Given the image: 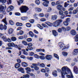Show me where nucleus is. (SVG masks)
I'll return each instance as SVG.
<instances>
[{
	"label": "nucleus",
	"mask_w": 78,
	"mask_h": 78,
	"mask_svg": "<svg viewBox=\"0 0 78 78\" xmlns=\"http://www.w3.org/2000/svg\"><path fill=\"white\" fill-rule=\"evenodd\" d=\"M29 34L30 36H31V37H33L34 36V34H33L32 31H29Z\"/></svg>",
	"instance_id": "b1692460"
},
{
	"label": "nucleus",
	"mask_w": 78,
	"mask_h": 78,
	"mask_svg": "<svg viewBox=\"0 0 78 78\" xmlns=\"http://www.w3.org/2000/svg\"><path fill=\"white\" fill-rule=\"evenodd\" d=\"M66 61L67 62H70L71 61V58H68L66 60Z\"/></svg>",
	"instance_id": "13d9d810"
},
{
	"label": "nucleus",
	"mask_w": 78,
	"mask_h": 78,
	"mask_svg": "<svg viewBox=\"0 0 78 78\" xmlns=\"http://www.w3.org/2000/svg\"><path fill=\"white\" fill-rule=\"evenodd\" d=\"M19 33H20V35H22L24 33V32L22 30H20L19 31Z\"/></svg>",
	"instance_id": "e2e57ef3"
},
{
	"label": "nucleus",
	"mask_w": 78,
	"mask_h": 78,
	"mask_svg": "<svg viewBox=\"0 0 78 78\" xmlns=\"http://www.w3.org/2000/svg\"><path fill=\"white\" fill-rule=\"evenodd\" d=\"M42 26H43V27H44V28H47L48 27L46 24H44V23H42L41 25Z\"/></svg>",
	"instance_id": "0e129e2a"
},
{
	"label": "nucleus",
	"mask_w": 78,
	"mask_h": 78,
	"mask_svg": "<svg viewBox=\"0 0 78 78\" xmlns=\"http://www.w3.org/2000/svg\"><path fill=\"white\" fill-rule=\"evenodd\" d=\"M23 76L25 78H30V76L28 74L24 75H23Z\"/></svg>",
	"instance_id": "e433bc0d"
},
{
	"label": "nucleus",
	"mask_w": 78,
	"mask_h": 78,
	"mask_svg": "<svg viewBox=\"0 0 78 78\" xmlns=\"http://www.w3.org/2000/svg\"><path fill=\"white\" fill-rule=\"evenodd\" d=\"M27 45L28 46L27 47V48L29 49L30 50H32L33 48L32 47L33 46V44L32 43H29V44H27Z\"/></svg>",
	"instance_id": "6e6552de"
},
{
	"label": "nucleus",
	"mask_w": 78,
	"mask_h": 78,
	"mask_svg": "<svg viewBox=\"0 0 78 78\" xmlns=\"http://www.w3.org/2000/svg\"><path fill=\"white\" fill-rule=\"evenodd\" d=\"M57 18H58V16L57 15H52L51 20H56V19H57Z\"/></svg>",
	"instance_id": "f8f14e48"
},
{
	"label": "nucleus",
	"mask_w": 78,
	"mask_h": 78,
	"mask_svg": "<svg viewBox=\"0 0 78 78\" xmlns=\"http://www.w3.org/2000/svg\"><path fill=\"white\" fill-rule=\"evenodd\" d=\"M45 23L48 26H49V27H51V23L49 22H46Z\"/></svg>",
	"instance_id": "7c9ffc66"
},
{
	"label": "nucleus",
	"mask_w": 78,
	"mask_h": 78,
	"mask_svg": "<svg viewBox=\"0 0 78 78\" xmlns=\"http://www.w3.org/2000/svg\"><path fill=\"white\" fill-rule=\"evenodd\" d=\"M22 66L26 67L28 66V64L25 62H23L22 63Z\"/></svg>",
	"instance_id": "5701e85b"
},
{
	"label": "nucleus",
	"mask_w": 78,
	"mask_h": 78,
	"mask_svg": "<svg viewBox=\"0 0 78 78\" xmlns=\"http://www.w3.org/2000/svg\"><path fill=\"white\" fill-rule=\"evenodd\" d=\"M9 23L11 25H14V23H13V21L11 20L9 21Z\"/></svg>",
	"instance_id": "69168bd1"
},
{
	"label": "nucleus",
	"mask_w": 78,
	"mask_h": 78,
	"mask_svg": "<svg viewBox=\"0 0 78 78\" xmlns=\"http://www.w3.org/2000/svg\"><path fill=\"white\" fill-rule=\"evenodd\" d=\"M18 71L21 72V73H25L23 68L22 67H20V68L18 69Z\"/></svg>",
	"instance_id": "a211bd4d"
},
{
	"label": "nucleus",
	"mask_w": 78,
	"mask_h": 78,
	"mask_svg": "<svg viewBox=\"0 0 78 78\" xmlns=\"http://www.w3.org/2000/svg\"><path fill=\"white\" fill-rule=\"evenodd\" d=\"M52 10V9H51V7H49L47 10V12H51V11Z\"/></svg>",
	"instance_id": "37998d69"
},
{
	"label": "nucleus",
	"mask_w": 78,
	"mask_h": 78,
	"mask_svg": "<svg viewBox=\"0 0 78 78\" xmlns=\"http://www.w3.org/2000/svg\"><path fill=\"white\" fill-rule=\"evenodd\" d=\"M72 54L73 55H74V56H76V55H78L76 49H75L72 52Z\"/></svg>",
	"instance_id": "dca6fc26"
},
{
	"label": "nucleus",
	"mask_w": 78,
	"mask_h": 78,
	"mask_svg": "<svg viewBox=\"0 0 78 78\" xmlns=\"http://www.w3.org/2000/svg\"><path fill=\"white\" fill-rule=\"evenodd\" d=\"M35 10L36 11L38 12H41L42 11V9L38 7L35 8Z\"/></svg>",
	"instance_id": "aec40b11"
},
{
	"label": "nucleus",
	"mask_w": 78,
	"mask_h": 78,
	"mask_svg": "<svg viewBox=\"0 0 78 78\" xmlns=\"http://www.w3.org/2000/svg\"><path fill=\"white\" fill-rule=\"evenodd\" d=\"M61 29H62V30L64 31H65L66 30V28L64 27H62Z\"/></svg>",
	"instance_id": "338daca9"
},
{
	"label": "nucleus",
	"mask_w": 78,
	"mask_h": 78,
	"mask_svg": "<svg viewBox=\"0 0 78 78\" xmlns=\"http://www.w3.org/2000/svg\"><path fill=\"white\" fill-rule=\"evenodd\" d=\"M23 1H24V0H20L19 1H18V5H20V4L22 3L23 2Z\"/></svg>",
	"instance_id": "72a5a7b5"
},
{
	"label": "nucleus",
	"mask_w": 78,
	"mask_h": 78,
	"mask_svg": "<svg viewBox=\"0 0 78 78\" xmlns=\"http://www.w3.org/2000/svg\"><path fill=\"white\" fill-rule=\"evenodd\" d=\"M73 71L76 74H78V68H77V66H75L74 67Z\"/></svg>",
	"instance_id": "4468645a"
},
{
	"label": "nucleus",
	"mask_w": 78,
	"mask_h": 78,
	"mask_svg": "<svg viewBox=\"0 0 78 78\" xmlns=\"http://www.w3.org/2000/svg\"><path fill=\"white\" fill-rule=\"evenodd\" d=\"M73 9H74L73 7H71L68 9V11H73Z\"/></svg>",
	"instance_id": "bf43d9fd"
},
{
	"label": "nucleus",
	"mask_w": 78,
	"mask_h": 78,
	"mask_svg": "<svg viewBox=\"0 0 78 78\" xmlns=\"http://www.w3.org/2000/svg\"><path fill=\"white\" fill-rule=\"evenodd\" d=\"M42 1L44 2H44L42 3V5L44 6H48V4L49 3V1L47 0H42Z\"/></svg>",
	"instance_id": "0eeeda50"
},
{
	"label": "nucleus",
	"mask_w": 78,
	"mask_h": 78,
	"mask_svg": "<svg viewBox=\"0 0 78 78\" xmlns=\"http://www.w3.org/2000/svg\"><path fill=\"white\" fill-rule=\"evenodd\" d=\"M22 50L23 51V54L25 55H28V52H26V51L25 49H23Z\"/></svg>",
	"instance_id": "cd10ccee"
},
{
	"label": "nucleus",
	"mask_w": 78,
	"mask_h": 78,
	"mask_svg": "<svg viewBox=\"0 0 78 78\" xmlns=\"http://www.w3.org/2000/svg\"><path fill=\"white\" fill-rule=\"evenodd\" d=\"M54 56L56 58H57L58 59H59V56L56 54L55 53L54 54Z\"/></svg>",
	"instance_id": "49530a36"
},
{
	"label": "nucleus",
	"mask_w": 78,
	"mask_h": 78,
	"mask_svg": "<svg viewBox=\"0 0 78 78\" xmlns=\"http://www.w3.org/2000/svg\"><path fill=\"white\" fill-rule=\"evenodd\" d=\"M52 33L54 36L55 37L58 36V33L57 32H56V31L55 30H52Z\"/></svg>",
	"instance_id": "6ab92c4d"
},
{
	"label": "nucleus",
	"mask_w": 78,
	"mask_h": 78,
	"mask_svg": "<svg viewBox=\"0 0 78 78\" xmlns=\"http://www.w3.org/2000/svg\"><path fill=\"white\" fill-rule=\"evenodd\" d=\"M16 24L17 26H18L19 27H22V26H23V24H22V23H20L19 22H17Z\"/></svg>",
	"instance_id": "2f4dec72"
},
{
	"label": "nucleus",
	"mask_w": 78,
	"mask_h": 78,
	"mask_svg": "<svg viewBox=\"0 0 78 78\" xmlns=\"http://www.w3.org/2000/svg\"><path fill=\"white\" fill-rule=\"evenodd\" d=\"M11 39L12 41H16L17 38L15 37H12L11 38Z\"/></svg>",
	"instance_id": "c9c22d12"
},
{
	"label": "nucleus",
	"mask_w": 78,
	"mask_h": 78,
	"mask_svg": "<svg viewBox=\"0 0 78 78\" xmlns=\"http://www.w3.org/2000/svg\"><path fill=\"white\" fill-rule=\"evenodd\" d=\"M75 39V41L76 42H78V34L76 35L74 38Z\"/></svg>",
	"instance_id": "c85d7f7f"
},
{
	"label": "nucleus",
	"mask_w": 78,
	"mask_h": 78,
	"mask_svg": "<svg viewBox=\"0 0 78 78\" xmlns=\"http://www.w3.org/2000/svg\"><path fill=\"white\" fill-rule=\"evenodd\" d=\"M63 24L65 26H68L69 25V23L66 21L63 22Z\"/></svg>",
	"instance_id": "58836bf2"
},
{
	"label": "nucleus",
	"mask_w": 78,
	"mask_h": 78,
	"mask_svg": "<svg viewBox=\"0 0 78 78\" xmlns=\"http://www.w3.org/2000/svg\"><path fill=\"white\" fill-rule=\"evenodd\" d=\"M71 29V28L70 27H67L66 28V30H67V31H70Z\"/></svg>",
	"instance_id": "6e6d98bb"
},
{
	"label": "nucleus",
	"mask_w": 78,
	"mask_h": 78,
	"mask_svg": "<svg viewBox=\"0 0 78 78\" xmlns=\"http://www.w3.org/2000/svg\"><path fill=\"white\" fill-rule=\"evenodd\" d=\"M59 15H62V14H64V12L61 10H59Z\"/></svg>",
	"instance_id": "a18cd8bd"
},
{
	"label": "nucleus",
	"mask_w": 78,
	"mask_h": 78,
	"mask_svg": "<svg viewBox=\"0 0 78 78\" xmlns=\"http://www.w3.org/2000/svg\"><path fill=\"white\" fill-rule=\"evenodd\" d=\"M29 9L28 7L25 5H23L20 8V10L22 13H26Z\"/></svg>",
	"instance_id": "20e7f679"
},
{
	"label": "nucleus",
	"mask_w": 78,
	"mask_h": 78,
	"mask_svg": "<svg viewBox=\"0 0 78 78\" xmlns=\"http://www.w3.org/2000/svg\"><path fill=\"white\" fill-rule=\"evenodd\" d=\"M29 22H30L31 23H33L34 22V20L33 19H31L29 20Z\"/></svg>",
	"instance_id": "680f3d73"
},
{
	"label": "nucleus",
	"mask_w": 78,
	"mask_h": 78,
	"mask_svg": "<svg viewBox=\"0 0 78 78\" xmlns=\"http://www.w3.org/2000/svg\"><path fill=\"white\" fill-rule=\"evenodd\" d=\"M25 70H27V73L28 74V73H30V72H31V69L30 68V67H27L25 68Z\"/></svg>",
	"instance_id": "f3484780"
},
{
	"label": "nucleus",
	"mask_w": 78,
	"mask_h": 78,
	"mask_svg": "<svg viewBox=\"0 0 78 78\" xmlns=\"http://www.w3.org/2000/svg\"><path fill=\"white\" fill-rule=\"evenodd\" d=\"M58 33H61V32H62V29L60 28L58 29Z\"/></svg>",
	"instance_id": "774afa93"
},
{
	"label": "nucleus",
	"mask_w": 78,
	"mask_h": 78,
	"mask_svg": "<svg viewBox=\"0 0 78 78\" xmlns=\"http://www.w3.org/2000/svg\"><path fill=\"white\" fill-rule=\"evenodd\" d=\"M11 11V10L9 7V8H8V9H7L6 11L7 12H9Z\"/></svg>",
	"instance_id": "4d7b16f0"
},
{
	"label": "nucleus",
	"mask_w": 78,
	"mask_h": 78,
	"mask_svg": "<svg viewBox=\"0 0 78 78\" xmlns=\"http://www.w3.org/2000/svg\"><path fill=\"white\" fill-rule=\"evenodd\" d=\"M8 31L9 34H12L13 33V29L12 28H10L9 30Z\"/></svg>",
	"instance_id": "473e14b6"
},
{
	"label": "nucleus",
	"mask_w": 78,
	"mask_h": 78,
	"mask_svg": "<svg viewBox=\"0 0 78 78\" xmlns=\"http://www.w3.org/2000/svg\"><path fill=\"white\" fill-rule=\"evenodd\" d=\"M46 59L48 60H50L52 58V56L51 55H48L45 56Z\"/></svg>",
	"instance_id": "9d476101"
},
{
	"label": "nucleus",
	"mask_w": 78,
	"mask_h": 78,
	"mask_svg": "<svg viewBox=\"0 0 78 78\" xmlns=\"http://www.w3.org/2000/svg\"><path fill=\"white\" fill-rule=\"evenodd\" d=\"M70 33L72 36H75L76 34V32L75 30H72L70 31Z\"/></svg>",
	"instance_id": "ddd939ff"
},
{
	"label": "nucleus",
	"mask_w": 78,
	"mask_h": 78,
	"mask_svg": "<svg viewBox=\"0 0 78 78\" xmlns=\"http://www.w3.org/2000/svg\"><path fill=\"white\" fill-rule=\"evenodd\" d=\"M49 16H50V14L48 13H46L45 14V17L46 18H48Z\"/></svg>",
	"instance_id": "603ef678"
},
{
	"label": "nucleus",
	"mask_w": 78,
	"mask_h": 78,
	"mask_svg": "<svg viewBox=\"0 0 78 78\" xmlns=\"http://www.w3.org/2000/svg\"><path fill=\"white\" fill-rule=\"evenodd\" d=\"M40 67L42 68L45 67V65L44 63H42L41 64Z\"/></svg>",
	"instance_id": "4c0bfd02"
},
{
	"label": "nucleus",
	"mask_w": 78,
	"mask_h": 78,
	"mask_svg": "<svg viewBox=\"0 0 78 78\" xmlns=\"http://www.w3.org/2000/svg\"><path fill=\"white\" fill-rule=\"evenodd\" d=\"M2 39L5 42H6L7 41L9 42H11V39L8 38V39L6 38V36H3L2 37Z\"/></svg>",
	"instance_id": "423d86ee"
},
{
	"label": "nucleus",
	"mask_w": 78,
	"mask_h": 78,
	"mask_svg": "<svg viewBox=\"0 0 78 78\" xmlns=\"http://www.w3.org/2000/svg\"><path fill=\"white\" fill-rule=\"evenodd\" d=\"M4 6H5V5H0V12H3V11L5 7Z\"/></svg>",
	"instance_id": "2eb2a0df"
},
{
	"label": "nucleus",
	"mask_w": 78,
	"mask_h": 78,
	"mask_svg": "<svg viewBox=\"0 0 78 78\" xmlns=\"http://www.w3.org/2000/svg\"><path fill=\"white\" fill-rule=\"evenodd\" d=\"M70 19L69 18H66V21L69 23L70 22Z\"/></svg>",
	"instance_id": "5fc2aeb1"
},
{
	"label": "nucleus",
	"mask_w": 78,
	"mask_h": 78,
	"mask_svg": "<svg viewBox=\"0 0 78 78\" xmlns=\"http://www.w3.org/2000/svg\"><path fill=\"white\" fill-rule=\"evenodd\" d=\"M35 3H36V4H37V5H39V4H40V1H39V0H35Z\"/></svg>",
	"instance_id": "a19ab883"
},
{
	"label": "nucleus",
	"mask_w": 78,
	"mask_h": 78,
	"mask_svg": "<svg viewBox=\"0 0 78 78\" xmlns=\"http://www.w3.org/2000/svg\"><path fill=\"white\" fill-rule=\"evenodd\" d=\"M21 19L22 20H27V19H28V17L25 16L22 17Z\"/></svg>",
	"instance_id": "c756f323"
},
{
	"label": "nucleus",
	"mask_w": 78,
	"mask_h": 78,
	"mask_svg": "<svg viewBox=\"0 0 78 78\" xmlns=\"http://www.w3.org/2000/svg\"><path fill=\"white\" fill-rule=\"evenodd\" d=\"M7 28V27H6V25H4V27H3V25L2 24H1L0 25V29L1 30H3V29L4 30H6V28Z\"/></svg>",
	"instance_id": "1a4fd4ad"
},
{
	"label": "nucleus",
	"mask_w": 78,
	"mask_h": 78,
	"mask_svg": "<svg viewBox=\"0 0 78 78\" xmlns=\"http://www.w3.org/2000/svg\"><path fill=\"white\" fill-rule=\"evenodd\" d=\"M62 7H63V6H62L61 5H58L56 6V8L57 10L58 11H61V10H62Z\"/></svg>",
	"instance_id": "9b49d317"
},
{
	"label": "nucleus",
	"mask_w": 78,
	"mask_h": 78,
	"mask_svg": "<svg viewBox=\"0 0 78 78\" xmlns=\"http://www.w3.org/2000/svg\"><path fill=\"white\" fill-rule=\"evenodd\" d=\"M26 26L27 27H28V28H30V27H31V24L29 23H26Z\"/></svg>",
	"instance_id": "ea45409f"
},
{
	"label": "nucleus",
	"mask_w": 78,
	"mask_h": 78,
	"mask_svg": "<svg viewBox=\"0 0 78 78\" xmlns=\"http://www.w3.org/2000/svg\"><path fill=\"white\" fill-rule=\"evenodd\" d=\"M39 17H44V14L43 13H40L39 14Z\"/></svg>",
	"instance_id": "3c124183"
},
{
	"label": "nucleus",
	"mask_w": 78,
	"mask_h": 78,
	"mask_svg": "<svg viewBox=\"0 0 78 78\" xmlns=\"http://www.w3.org/2000/svg\"><path fill=\"white\" fill-rule=\"evenodd\" d=\"M31 67L32 69H34L35 70H38L39 69V68L37 66H36L34 67L33 66H31Z\"/></svg>",
	"instance_id": "4be33fe9"
},
{
	"label": "nucleus",
	"mask_w": 78,
	"mask_h": 78,
	"mask_svg": "<svg viewBox=\"0 0 78 78\" xmlns=\"http://www.w3.org/2000/svg\"><path fill=\"white\" fill-rule=\"evenodd\" d=\"M22 43L24 45H28V43L27 42L25 41H22Z\"/></svg>",
	"instance_id": "f704fd0d"
},
{
	"label": "nucleus",
	"mask_w": 78,
	"mask_h": 78,
	"mask_svg": "<svg viewBox=\"0 0 78 78\" xmlns=\"http://www.w3.org/2000/svg\"><path fill=\"white\" fill-rule=\"evenodd\" d=\"M15 67L16 69H18V68H19V67H20V64L18 63H16L15 64Z\"/></svg>",
	"instance_id": "412c9836"
},
{
	"label": "nucleus",
	"mask_w": 78,
	"mask_h": 78,
	"mask_svg": "<svg viewBox=\"0 0 78 78\" xmlns=\"http://www.w3.org/2000/svg\"><path fill=\"white\" fill-rule=\"evenodd\" d=\"M63 21L62 20L59 19L56 20L55 22L53 23L52 25L54 27H57L61 25V23Z\"/></svg>",
	"instance_id": "f03ea898"
},
{
	"label": "nucleus",
	"mask_w": 78,
	"mask_h": 78,
	"mask_svg": "<svg viewBox=\"0 0 78 78\" xmlns=\"http://www.w3.org/2000/svg\"><path fill=\"white\" fill-rule=\"evenodd\" d=\"M3 22H4V23L5 24V25H7V22H6V19H4L2 20Z\"/></svg>",
	"instance_id": "052dcab7"
},
{
	"label": "nucleus",
	"mask_w": 78,
	"mask_h": 78,
	"mask_svg": "<svg viewBox=\"0 0 78 78\" xmlns=\"http://www.w3.org/2000/svg\"><path fill=\"white\" fill-rule=\"evenodd\" d=\"M62 54L64 56L66 57L68 55V53L66 52H62Z\"/></svg>",
	"instance_id": "a878e982"
},
{
	"label": "nucleus",
	"mask_w": 78,
	"mask_h": 78,
	"mask_svg": "<svg viewBox=\"0 0 78 78\" xmlns=\"http://www.w3.org/2000/svg\"><path fill=\"white\" fill-rule=\"evenodd\" d=\"M34 57L35 58H37L38 59H39V58H40V57L39 56H38L37 55L35 54L34 55Z\"/></svg>",
	"instance_id": "864d4df0"
},
{
	"label": "nucleus",
	"mask_w": 78,
	"mask_h": 78,
	"mask_svg": "<svg viewBox=\"0 0 78 78\" xmlns=\"http://www.w3.org/2000/svg\"><path fill=\"white\" fill-rule=\"evenodd\" d=\"M41 22H45L46 21V19L44 18H43L40 20Z\"/></svg>",
	"instance_id": "09e8293b"
},
{
	"label": "nucleus",
	"mask_w": 78,
	"mask_h": 78,
	"mask_svg": "<svg viewBox=\"0 0 78 78\" xmlns=\"http://www.w3.org/2000/svg\"><path fill=\"white\" fill-rule=\"evenodd\" d=\"M58 45L60 47V49H62V50L66 49V48H69V47H66L64 43L61 42H60L58 43Z\"/></svg>",
	"instance_id": "39448f33"
},
{
	"label": "nucleus",
	"mask_w": 78,
	"mask_h": 78,
	"mask_svg": "<svg viewBox=\"0 0 78 78\" xmlns=\"http://www.w3.org/2000/svg\"><path fill=\"white\" fill-rule=\"evenodd\" d=\"M12 47H15V48H17V47H18V45L17 44H15L13 42H12Z\"/></svg>",
	"instance_id": "393cba45"
},
{
	"label": "nucleus",
	"mask_w": 78,
	"mask_h": 78,
	"mask_svg": "<svg viewBox=\"0 0 78 78\" xmlns=\"http://www.w3.org/2000/svg\"><path fill=\"white\" fill-rule=\"evenodd\" d=\"M78 12V11L76 10H74L73 11V14H76Z\"/></svg>",
	"instance_id": "8fccbe9b"
},
{
	"label": "nucleus",
	"mask_w": 78,
	"mask_h": 78,
	"mask_svg": "<svg viewBox=\"0 0 78 78\" xmlns=\"http://www.w3.org/2000/svg\"><path fill=\"white\" fill-rule=\"evenodd\" d=\"M27 42H31L32 41V39L31 38H28L27 39Z\"/></svg>",
	"instance_id": "de8ad7c7"
},
{
	"label": "nucleus",
	"mask_w": 78,
	"mask_h": 78,
	"mask_svg": "<svg viewBox=\"0 0 78 78\" xmlns=\"http://www.w3.org/2000/svg\"><path fill=\"white\" fill-rule=\"evenodd\" d=\"M52 74L54 76H57V71H54L52 73Z\"/></svg>",
	"instance_id": "bb28decb"
},
{
	"label": "nucleus",
	"mask_w": 78,
	"mask_h": 78,
	"mask_svg": "<svg viewBox=\"0 0 78 78\" xmlns=\"http://www.w3.org/2000/svg\"><path fill=\"white\" fill-rule=\"evenodd\" d=\"M69 5V4H67V2H66L64 3V7L65 8H67V6H68Z\"/></svg>",
	"instance_id": "79ce46f5"
},
{
	"label": "nucleus",
	"mask_w": 78,
	"mask_h": 78,
	"mask_svg": "<svg viewBox=\"0 0 78 78\" xmlns=\"http://www.w3.org/2000/svg\"><path fill=\"white\" fill-rule=\"evenodd\" d=\"M40 59L42 60H44V59H45V57L44 56H40Z\"/></svg>",
	"instance_id": "c03bdc74"
},
{
	"label": "nucleus",
	"mask_w": 78,
	"mask_h": 78,
	"mask_svg": "<svg viewBox=\"0 0 78 78\" xmlns=\"http://www.w3.org/2000/svg\"><path fill=\"white\" fill-rule=\"evenodd\" d=\"M63 21L62 20L59 19L56 20L55 22L53 23L52 25L54 27H57L61 25V23Z\"/></svg>",
	"instance_id": "7ed1b4c3"
},
{
	"label": "nucleus",
	"mask_w": 78,
	"mask_h": 78,
	"mask_svg": "<svg viewBox=\"0 0 78 78\" xmlns=\"http://www.w3.org/2000/svg\"><path fill=\"white\" fill-rule=\"evenodd\" d=\"M61 75L62 78H73L71 71L67 66H64L62 68Z\"/></svg>",
	"instance_id": "f257e3e1"
}]
</instances>
